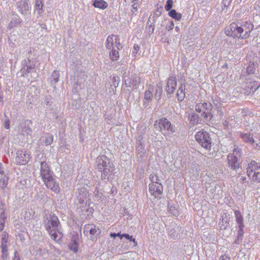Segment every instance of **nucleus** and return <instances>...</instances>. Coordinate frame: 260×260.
<instances>
[{
	"mask_svg": "<svg viewBox=\"0 0 260 260\" xmlns=\"http://www.w3.org/2000/svg\"><path fill=\"white\" fill-rule=\"evenodd\" d=\"M253 27V24L247 21L238 23L232 22L225 27L224 32L226 36L234 39L244 40L249 37Z\"/></svg>",
	"mask_w": 260,
	"mask_h": 260,
	"instance_id": "f257e3e1",
	"label": "nucleus"
},
{
	"mask_svg": "<svg viewBox=\"0 0 260 260\" xmlns=\"http://www.w3.org/2000/svg\"><path fill=\"white\" fill-rule=\"evenodd\" d=\"M44 223L46 230L52 239L57 240L58 234L60 235L58 239L62 237L61 225L58 217L54 213H51L49 216H45Z\"/></svg>",
	"mask_w": 260,
	"mask_h": 260,
	"instance_id": "f03ea898",
	"label": "nucleus"
},
{
	"mask_svg": "<svg viewBox=\"0 0 260 260\" xmlns=\"http://www.w3.org/2000/svg\"><path fill=\"white\" fill-rule=\"evenodd\" d=\"M96 168L101 172V179L104 180L107 177L111 175L115 169V167L111 160L106 156H99L95 161Z\"/></svg>",
	"mask_w": 260,
	"mask_h": 260,
	"instance_id": "7ed1b4c3",
	"label": "nucleus"
},
{
	"mask_svg": "<svg viewBox=\"0 0 260 260\" xmlns=\"http://www.w3.org/2000/svg\"><path fill=\"white\" fill-rule=\"evenodd\" d=\"M153 126L156 131L161 132L165 137H171L175 132V127L165 117L156 120Z\"/></svg>",
	"mask_w": 260,
	"mask_h": 260,
	"instance_id": "20e7f679",
	"label": "nucleus"
},
{
	"mask_svg": "<svg viewBox=\"0 0 260 260\" xmlns=\"http://www.w3.org/2000/svg\"><path fill=\"white\" fill-rule=\"evenodd\" d=\"M246 173L252 181L260 182V163L251 160L248 164Z\"/></svg>",
	"mask_w": 260,
	"mask_h": 260,
	"instance_id": "39448f33",
	"label": "nucleus"
},
{
	"mask_svg": "<svg viewBox=\"0 0 260 260\" xmlns=\"http://www.w3.org/2000/svg\"><path fill=\"white\" fill-rule=\"evenodd\" d=\"M197 141L204 148L210 150L212 140L209 133L203 130L198 132L195 136Z\"/></svg>",
	"mask_w": 260,
	"mask_h": 260,
	"instance_id": "423d86ee",
	"label": "nucleus"
},
{
	"mask_svg": "<svg viewBox=\"0 0 260 260\" xmlns=\"http://www.w3.org/2000/svg\"><path fill=\"white\" fill-rule=\"evenodd\" d=\"M9 235L6 232H4L2 234V239H1V247L2 249V258L3 260L7 259V256L8 255V247L9 245L8 243Z\"/></svg>",
	"mask_w": 260,
	"mask_h": 260,
	"instance_id": "0eeeda50",
	"label": "nucleus"
},
{
	"mask_svg": "<svg viewBox=\"0 0 260 260\" xmlns=\"http://www.w3.org/2000/svg\"><path fill=\"white\" fill-rule=\"evenodd\" d=\"M39 163L40 165V175L42 179L53 175V172L51 170L48 163L46 160H41Z\"/></svg>",
	"mask_w": 260,
	"mask_h": 260,
	"instance_id": "6e6552de",
	"label": "nucleus"
},
{
	"mask_svg": "<svg viewBox=\"0 0 260 260\" xmlns=\"http://www.w3.org/2000/svg\"><path fill=\"white\" fill-rule=\"evenodd\" d=\"M43 180L48 188L54 192H58L59 191V185L55 181L53 177V175L46 177L45 179H43Z\"/></svg>",
	"mask_w": 260,
	"mask_h": 260,
	"instance_id": "1a4fd4ad",
	"label": "nucleus"
},
{
	"mask_svg": "<svg viewBox=\"0 0 260 260\" xmlns=\"http://www.w3.org/2000/svg\"><path fill=\"white\" fill-rule=\"evenodd\" d=\"M29 159V156L25 151L18 150L16 152V156L15 159L16 164L23 165L27 164Z\"/></svg>",
	"mask_w": 260,
	"mask_h": 260,
	"instance_id": "9d476101",
	"label": "nucleus"
},
{
	"mask_svg": "<svg viewBox=\"0 0 260 260\" xmlns=\"http://www.w3.org/2000/svg\"><path fill=\"white\" fill-rule=\"evenodd\" d=\"M149 190L151 195L155 198H159L162 193L163 186L161 183H150L149 185Z\"/></svg>",
	"mask_w": 260,
	"mask_h": 260,
	"instance_id": "9b49d317",
	"label": "nucleus"
},
{
	"mask_svg": "<svg viewBox=\"0 0 260 260\" xmlns=\"http://www.w3.org/2000/svg\"><path fill=\"white\" fill-rule=\"evenodd\" d=\"M229 167L233 170L238 169L240 165V159L237 156L229 154L227 157Z\"/></svg>",
	"mask_w": 260,
	"mask_h": 260,
	"instance_id": "f8f14e48",
	"label": "nucleus"
},
{
	"mask_svg": "<svg viewBox=\"0 0 260 260\" xmlns=\"http://www.w3.org/2000/svg\"><path fill=\"white\" fill-rule=\"evenodd\" d=\"M177 86V81L176 78L173 76H170L167 81V84L166 90L168 94L173 93Z\"/></svg>",
	"mask_w": 260,
	"mask_h": 260,
	"instance_id": "ddd939ff",
	"label": "nucleus"
},
{
	"mask_svg": "<svg viewBox=\"0 0 260 260\" xmlns=\"http://www.w3.org/2000/svg\"><path fill=\"white\" fill-rule=\"evenodd\" d=\"M17 7L19 11L22 15H26L29 13V6L26 0H22L17 3Z\"/></svg>",
	"mask_w": 260,
	"mask_h": 260,
	"instance_id": "4468645a",
	"label": "nucleus"
},
{
	"mask_svg": "<svg viewBox=\"0 0 260 260\" xmlns=\"http://www.w3.org/2000/svg\"><path fill=\"white\" fill-rule=\"evenodd\" d=\"M240 137L245 143H249L253 145H254L255 140H254V138H255V136H253V134H251L250 133L247 134L240 133Z\"/></svg>",
	"mask_w": 260,
	"mask_h": 260,
	"instance_id": "2eb2a0df",
	"label": "nucleus"
},
{
	"mask_svg": "<svg viewBox=\"0 0 260 260\" xmlns=\"http://www.w3.org/2000/svg\"><path fill=\"white\" fill-rule=\"evenodd\" d=\"M84 233L89 232L90 235H94L100 234V230L93 224H86L84 227Z\"/></svg>",
	"mask_w": 260,
	"mask_h": 260,
	"instance_id": "dca6fc26",
	"label": "nucleus"
},
{
	"mask_svg": "<svg viewBox=\"0 0 260 260\" xmlns=\"http://www.w3.org/2000/svg\"><path fill=\"white\" fill-rule=\"evenodd\" d=\"M185 84L184 83H182L180 84L179 89L177 92V97L179 101H182L183 100L185 97Z\"/></svg>",
	"mask_w": 260,
	"mask_h": 260,
	"instance_id": "f3484780",
	"label": "nucleus"
},
{
	"mask_svg": "<svg viewBox=\"0 0 260 260\" xmlns=\"http://www.w3.org/2000/svg\"><path fill=\"white\" fill-rule=\"evenodd\" d=\"M78 236L77 235L74 236L71 242L69 244V248L71 250L73 251L74 252L78 251Z\"/></svg>",
	"mask_w": 260,
	"mask_h": 260,
	"instance_id": "a211bd4d",
	"label": "nucleus"
},
{
	"mask_svg": "<svg viewBox=\"0 0 260 260\" xmlns=\"http://www.w3.org/2000/svg\"><path fill=\"white\" fill-rule=\"evenodd\" d=\"M92 6L95 8L105 10L108 7V4L107 2L104 0H94L92 3Z\"/></svg>",
	"mask_w": 260,
	"mask_h": 260,
	"instance_id": "6ab92c4d",
	"label": "nucleus"
},
{
	"mask_svg": "<svg viewBox=\"0 0 260 260\" xmlns=\"http://www.w3.org/2000/svg\"><path fill=\"white\" fill-rule=\"evenodd\" d=\"M234 214L238 226L244 225V218L240 211L238 210H235Z\"/></svg>",
	"mask_w": 260,
	"mask_h": 260,
	"instance_id": "aec40b11",
	"label": "nucleus"
},
{
	"mask_svg": "<svg viewBox=\"0 0 260 260\" xmlns=\"http://www.w3.org/2000/svg\"><path fill=\"white\" fill-rule=\"evenodd\" d=\"M115 35H110L107 37L106 47L107 49L111 50L115 48V40H114L113 37H115Z\"/></svg>",
	"mask_w": 260,
	"mask_h": 260,
	"instance_id": "412c9836",
	"label": "nucleus"
},
{
	"mask_svg": "<svg viewBox=\"0 0 260 260\" xmlns=\"http://www.w3.org/2000/svg\"><path fill=\"white\" fill-rule=\"evenodd\" d=\"M188 120L193 125H196L200 123L201 121L200 117L195 113H192L188 116Z\"/></svg>",
	"mask_w": 260,
	"mask_h": 260,
	"instance_id": "4be33fe9",
	"label": "nucleus"
},
{
	"mask_svg": "<svg viewBox=\"0 0 260 260\" xmlns=\"http://www.w3.org/2000/svg\"><path fill=\"white\" fill-rule=\"evenodd\" d=\"M245 227V225L238 226V231L237 232V237L235 241V243L237 244H239L242 241L244 235V231L243 229Z\"/></svg>",
	"mask_w": 260,
	"mask_h": 260,
	"instance_id": "5701e85b",
	"label": "nucleus"
},
{
	"mask_svg": "<svg viewBox=\"0 0 260 260\" xmlns=\"http://www.w3.org/2000/svg\"><path fill=\"white\" fill-rule=\"evenodd\" d=\"M43 7V4L42 0H35V10L37 11L39 15H41L44 13Z\"/></svg>",
	"mask_w": 260,
	"mask_h": 260,
	"instance_id": "b1692460",
	"label": "nucleus"
},
{
	"mask_svg": "<svg viewBox=\"0 0 260 260\" xmlns=\"http://www.w3.org/2000/svg\"><path fill=\"white\" fill-rule=\"evenodd\" d=\"M21 20L18 15H15L13 17L12 20L9 23L8 28L12 29L14 27L17 26L20 24Z\"/></svg>",
	"mask_w": 260,
	"mask_h": 260,
	"instance_id": "393cba45",
	"label": "nucleus"
},
{
	"mask_svg": "<svg viewBox=\"0 0 260 260\" xmlns=\"http://www.w3.org/2000/svg\"><path fill=\"white\" fill-rule=\"evenodd\" d=\"M42 141L45 144L46 146H48L51 145L53 141V136L50 134H46L42 137Z\"/></svg>",
	"mask_w": 260,
	"mask_h": 260,
	"instance_id": "a878e982",
	"label": "nucleus"
},
{
	"mask_svg": "<svg viewBox=\"0 0 260 260\" xmlns=\"http://www.w3.org/2000/svg\"><path fill=\"white\" fill-rule=\"evenodd\" d=\"M168 15L170 17L177 21L180 20L182 17L181 14L177 12L175 9L171 10L169 12Z\"/></svg>",
	"mask_w": 260,
	"mask_h": 260,
	"instance_id": "bb28decb",
	"label": "nucleus"
},
{
	"mask_svg": "<svg viewBox=\"0 0 260 260\" xmlns=\"http://www.w3.org/2000/svg\"><path fill=\"white\" fill-rule=\"evenodd\" d=\"M169 235L172 239H176L180 238V234L178 233V227L176 229H173V230L169 231Z\"/></svg>",
	"mask_w": 260,
	"mask_h": 260,
	"instance_id": "cd10ccee",
	"label": "nucleus"
},
{
	"mask_svg": "<svg viewBox=\"0 0 260 260\" xmlns=\"http://www.w3.org/2000/svg\"><path fill=\"white\" fill-rule=\"evenodd\" d=\"M162 92L161 84L160 83L157 84L155 89V96L156 100H159L161 98Z\"/></svg>",
	"mask_w": 260,
	"mask_h": 260,
	"instance_id": "c85d7f7f",
	"label": "nucleus"
},
{
	"mask_svg": "<svg viewBox=\"0 0 260 260\" xmlns=\"http://www.w3.org/2000/svg\"><path fill=\"white\" fill-rule=\"evenodd\" d=\"M85 190V188H81L79 190V196H78L77 198L79 200V203L80 204L83 203L84 200L87 198L86 193L84 192Z\"/></svg>",
	"mask_w": 260,
	"mask_h": 260,
	"instance_id": "c756f323",
	"label": "nucleus"
},
{
	"mask_svg": "<svg viewBox=\"0 0 260 260\" xmlns=\"http://www.w3.org/2000/svg\"><path fill=\"white\" fill-rule=\"evenodd\" d=\"M109 56L110 59L113 60H117L119 58V52L118 50L114 49H111V52H110Z\"/></svg>",
	"mask_w": 260,
	"mask_h": 260,
	"instance_id": "7c9ffc66",
	"label": "nucleus"
},
{
	"mask_svg": "<svg viewBox=\"0 0 260 260\" xmlns=\"http://www.w3.org/2000/svg\"><path fill=\"white\" fill-rule=\"evenodd\" d=\"M141 82L140 77L138 76H137L135 75L133 77L132 79V83H133V88L135 89H137L138 87L139 84H140Z\"/></svg>",
	"mask_w": 260,
	"mask_h": 260,
	"instance_id": "2f4dec72",
	"label": "nucleus"
},
{
	"mask_svg": "<svg viewBox=\"0 0 260 260\" xmlns=\"http://www.w3.org/2000/svg\"><path fill=\"white\" fill-rule=\"evenodd\" d=\"M52 77L53 79L51 80V84L53 85L58 82L59 77V72L58 71H54L52 74Z\"/></svg>",
	"mask_w": 260,
	"mask_h": 260,
	"instance_id": "473e14b6",
	"label": "nucleus"
},
{
	"mask_svg": "<svg viewBox=\"0 0 260 260\" xmlns=\"http://www.w3.org/2000/svg\"><path fill=\"white\" fill-rule=\"evenodd\" d=\"M204 106L202 107V113L206 111H211L213 109L212 105L210 103L204 102L203 103Z\"/></svg>",
	"mask_w": 260,
	"mask_h": 260,
	"instance_id": "72a5a7b5",
	"label": "nucleus"
},
{
	"mask_svg": "<svg viewBox=\"0 0 260 260\" xmlns=\"http://www.w3.org/2000/svg\"><path fill=\"white\" fill-rule=\"evenodd\" d=\"M150 179L151 181L150 183H161V180L156 174H151L150 176Z\"/></svg>",
	"mask_w": 260,
	"mask_h": 260,
	"instance_id": "f704fd0d",
	"label": "nucleus"
},
{
	"mask_svg": "<svg viewBox=\"0 0 260 260\" xmlns=\"http://www.w3.org/2000/svg\"><path fill=\"white\" fill-rule=\"evenodd\" d=\"M8 180L9 178L6 176L1 179L0 186L2 189H4L7 186Z\"/></svg>",
	"mask_w": 260,
	"mask_h": 260,
	"instance_id": "c9c22d12",
	"label": "nucleus"
},
{
	"mask_svg": "<svg viewBox=\"0 0 260 260\" xmlns=\"http://www.w3.org/2000/svg\"><path fill=\"white\" fill-rule=\"evenodd\" d=\"M34 68H32V66H24L22 69H21V73H22V75L24 76L27 74V73H29L31 70H33Z\"/></svg>",
	"mask_w": 260,
	"mask_h": 260,
	"instance_id": "e433bc0d",
	"label": "nucleus"
},
{
	"mask_svg": "<svg viewBox=\"0 0 260 260\" xmlns=\"http://www.w3.org/2000/svg\"><path fill=\"white\" fill-rule=\"evenodd\" d=\"M115 46L116 47L117 50H120L123 46L120 42V38L118 35L115 36Z\"/></svg>",
	"mask_w": 260,
	"mask_h": 260,
	"instance_id": "4c0bfd02",
	"label": "nucleus"
},
{
	"mask_svg": "<svg viewBox=\"0 0 260 260\" xmlns=\"http://www.w3.org/2000/svg\"><path fill=\"white\" fill-rule=\"evenodd\" d=\"M211 111H206L201 114L202 116L207 120H210L213 117Z\"/></svg>",
	"mask_w": 260,
	"mask_h": 260,
	"instance_id": "58836bf2",
	"label": "nucleus"
},
{
	"mask_svg": "<svg viewBox=\"0 0 260 260\" xmlns=\"http://www.w3.org/2000/svg\"><path fill=\"white\" fill-rule=\"evenodd\" d=\"M22 133L23 135L25 134L31 135L32 133V130L29 127L24 126L22 127Z\"/></svg>",
	"mask_w": 260,
	"mask_h": 260,
	"instance_id": "ea45409f",
	"label": "nucleus"
},
{
	"mask_svg": "<svg viewBox=\"0 0 260 260\" xmlns=\"http://www.w3.org/2000/svg\"><path fill=\"white\" fill-rule=\"evenodd\" d=\"M152 89L151 90L149 89L145 91L144 94V99L147 101L151 100V98L152 97Z\"/></svg>",
	"mask_w": 260,
	"mask_h": 260,
	"instance_id": "a19ab883",
	"label": "nucleus"
},
{
	"mask_svg": "<svg viewBox=\"0 0 260 260\" xmlns=\"http://www.w3.org/2000/svg\"><path fill=\"white\" fill-rule=\"evenodd\" d=\"M173 0H167L166 2L165 9L167 11H170L173 7Z\"/></svg>",
	"mask_w": 260,
	"mask_h": 260,
	"instance_id": "79ce46f5",
	"label": "nucleus"
},
{
	"mask_svg": "<svg viewBox=\"0 0 260 260\" xmlns=\"http://www.w3.org/2000/svg\"><path fill=\"white\" fill-rule=\"evenodd\" d=\"M125 237L126 239L129 240L130 241H133L134 243V245H137V242L136 241L135 239L133 238V236H129L128 234H122L121 238Z\"/></svg>",
	"mask_w": 260,
	"mask_h": 260,
	"instance_id": "37998d69",
	"label": "nucleus"
},
{
	"mask_svg": "<svg viewBox=\"0 0 260 260\" xmlns=\"http://www.w3.org/2000/svg\"><path fill=\"white\" fill-rule=\"evenodd\" d=\"M161 9V7L159 8H157L156 11L153 13V15H150V17H152L156 21L157 18H158L161 15V12L159 11V9Z\"/></svg>",
	"mask_w": 260,
	"mask_h": 260,
	"instance_id": "c03bdc74",
	"label": "nucleus"
},
{
	"mask_svg": "<svg viewBox=\"0 0 260 260\" xmlns=\"http://www.w3.org/2000/svg\"><path fill=\"white\" fill-rule=\"evenodd\" d=\"M154 25H146L145 28L146 32L148 35H151L154 32Z\"/></svg>",
	"mask_w": 260,
	"mask_h": 260,
	"instance_id": "a18cd8bd",
	"label": "nucleus"
},
{
	"mask_svg": "<svg viewBox=\"0 0 260 260\" xmlns=\"http://www.w3.org/2000/svg\"><path fill=\"white\" fill-rule=\"evenodd\" d=\"M169 212L174 216H176L178 214L177 209L175 206H171L169 207Z\"/></svg>",
	"mask_w": 260,
	"mask_h": 260,
	"instance_id": "49530a36",
	"label": "nucleus"
},
{
	"mask_svg": "<svg viewBox=\"0 0 260 260\" xmlns=\"http://www.w3.org/2000/svg\"><path fill=\"white\" fill-rule=\"evenodd\" d=\"M246 71L248 75L254 74L255 72L254 66H247Z\"/></svg>",
	"mask_w": 260,
	"mask_h": 260,
	"instance_id": "de8ad7c7",
	"label": "nucleus"
},
{
	"mask_svg": "<svg viewBox=\"0 0 260 260\" xmlns=\"http://www.w3.org/2000/svg\"><path fill=\"white\" fill-rule=\"evenodd\" d=\"M232 154L237 156V157H240L241 155V150L238 147L235 148Z\"/></svg>",
	"mask_w": 260,
	"mask_h": 260,
	"instance_id": "09e8293b",
	"label": "nucleus"
},
{
	"mask_svg": "<svg viewBox=\"0 0 260 260\" xmlns=\"http://www.w3.org/2000/svg\"><path fill=\"white\" fill-rule=\"evenodd\" d=\"M156 21L155 19H154V18H152V17L149 16L147 20L146 25H154L155 26V23Z\"/></svg>",
	"mask_w": 260,
	"mask_h": 260,
	"instance_id": "8fccbe9b",
	"label": "nucleus"
},
{
	"mask_svg": "<svg viewBox=\"0 0 260 260\" xmlns=\"http://www.w3.org/2000/svg\"><path fill=\"white\" fill-rule=\"evenodd\" d=\"M113 81V86L115 87L118 86L119 81V78L118 77L113 76L112 78Z\"/></svg>",
	"mask_w": 260,
	"mask_h": 260,
	"instance_id": "3c124183",
	"label": "nucleus"
},
{
	"mask_svg": "<svg viewBox=\"0 0 260 260\" xmlns=\"http://www.w3.org/2000/svg\"><path fill=\"white\" fill-rule=\"evenodd\" d=\"M204 106L203 103L197 104L195 107V110L198 112H202V107Z\"/></svg>",
	"mask_w": 260,
	"mask_h": 260,
	"instance_id": "603ef678",
	"label": "nucleus"
},
{
	"mask_svg": "<svg viewBox=\"0 0 260 260\" xmlns=\"http://www.w3.org/2000/svg\"><path fill=\"white\" fill-rule=\"evenodd\" d=\"M232 0H223L222 5L224 8H222V10H224L225 8H227L231 4Z\"/></svg>",
	"mask_w": 260,
	"mask_h": 260,
	"instance_id": "864d4df0",
	"label": "nucleus"
},
{
	"mask_svg": "<svg viewBox=\"0 0 260 260\" xmlns=\"http://www.w3.org/2000/svg\"><path fill=\"white\" fill-rule=\"evenodd\" d=\"M133 49L134 51H133L132 55L133 56H135L138 51L139 50L140 47L138 45L135 44L134 45Z\"/></svg>",
	"mask_w": 260,
	"mask_h": 260,
	"instance_id": "5fc2aeb1",
	"label": "nucleus"
},
{
	"mask_svg": "<svg viewBox=\"0 0 260 260\" xmlns=\"http://www.w3.org/2000/svg\"><path fill=\"white\" fill-rule=\"evenodd\" d=\"M174 26V23L172 20L170 21L169 22V23H168L166 26V29H168V31H170L171 30L173 29Z\"/></svg>",
	"mask_w": 260,
	"mask_h": 260,
	"instance_id": "6e6d98bb",
	"label": "nucleus"
},
{
	"mask_svg": "<svg viewBox=\"0 0 260 260\" xmlns=\"http://www.w3.org/2000/svg\"><path fill=\"white\" fill-rule=\"evenodd\" d=\"M138 4H134L132 5V13L133 14H135V12L138 11Z\"/></svg>",
	"mask_w": 260,
	"mask_h": 260,
	"instance_id": "4d7b16f0",
	"label": "nucleus"
},
{
	"mask_svg": "<svg viewBox=\"0 0 260 260\" xmlns=\"http://www.w3.org/2000/svg\"><path fill=\"white\" fill-rule=\"evenodd\" d=\"M0 231H2L4 229V219L2 218H0Z\"/></svg>",
	"mask_w": 260,
	"mask_h": 260,
	"instance_id": "13d9d810",
	"label": "nucleus"
},
{
	"mask_svg": "<svg viewBox=\"0 0 260 260\" xmlns=\"http://www.w3.org/2000/svg\"><path fill=\"white\" fill-rule=\"evenodd\" d=\"M125 84L127 87H131L133 83L128 79H125Z\"/></svg>",
	"mask_w": 260,
	"mask_h": 260,
	"instance_id": "bf43d9fd",
	"label": "nucleus"
},
{
	"mask_svg": "<svg viewBox=\"0 0 260 260\" xmlns=\"http://www.w3.org/2000/svg\"><path fill=\"white\" fill-rule=\"evenodd\" d=\"M13 260H20L19 253L17 251H15L14 252V257Z\"/></svg>",
	"mask_w": 260,
	"mask_h": 260,
	"instance_id": "052dcab7",
	"label": "nucleus"
},
{
	"mask_svg": "<svg viewBox=\"0 0 260 260\" xmlns=\"http://www.w3.org/2000/svg\"><path fill=\"white\" fill-rule=\"evenodd\" d=\"M4 126L7 129L10 128V120L9 119L6 120Z\"/></svg>",
	"mask_w": 260,
	"mask_h": 260,
	"instance_id": "680f3d73",
	"label": "nucleus"
},
{
	"mask_svg": "<svg viewBox=\"0 0 260 260\" xmlns=\"http://www.w3.org/2000/svg\"><path fill=\"white\" fill-rule=\"evenodd\" d=\"M258 141V142H257V141H255L254 145H255V148L259 149H260V139H259Z\"/></svg>",
	"mask_w": 260,
	"mask_h": 260,
	"instance_id": "e2e57ef3",
	"label": "nucleus"
},
{
	"mask_svg": "<svg viewBox=\"0 0 260 260\" xmlns=\"http://www.w3.org/2000/svg\"><path fill=\"white\" fill-rule=\"evenodd\" d=\"M219 259L220 260H230V258L225 255H223L220 257Z\"/></svg>",
	"mask_w": 260,
	"mask_h": 260,
	"instance_id": "0e129e2a",
	"label": "nucleus"
},
{
	"mask_svg": "<svg viewBox=\"0 0 260 260\" xmlns=\"http://www.w3.org/2000/svg\"><path fill=\"white\" fill-rule=\"evenodd\" d=\"M246 180V177H241L240 179V182L241 183H244Z\"/></svg>",
	"mask_w": 260,
	"mask_h": 260,
	"instance_id": "69168bd1",
	"label": "nucleus"
},
{
	"mask_svg": "<svg viewBox=\"0 0 260 260\" xmlns=\"http://www.w3.org/2000/svg\"><path fill=\"white\" fill-rule=\"evenodd\" d=\"M2 164L0 163V174H4V171L3 168L2 167Z\"/></svg>",
	"mask_w": 260,
	"mask_h": 260,
	"instance_id": "338daca9",
	"label": "nucleus"
},
{
	"mask_svg": "<svg viewBox=\"0 0 260 260\" xmlns=\"http://www.w3.org/2000/svg\"><path fill=\"white\" fill-rule=\"evenodd\" d=\"M110 236L113 238H115L117 237V234L114 233H111L110 234Z\"/></svg>",
	"mask_w": 260,
	"mask_h": 260,
	"instance_id": "774afa93",
	"label": "nucleus"
}]
</instances>
